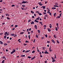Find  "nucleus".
Listing matches in <instances>:
<instances>
[{
  "mask_svg": "<svg viewBox=\"0 0 63 63\" xmlns=\"http://www.w3.org/2000/svg\"><path fill=\"white\" fill-rule=\"evenodd\" d=\"M22 3L23 4H25V3H28V2H27V1H23L22 2Z\"/></svg>",
  "mask_w": 63,
  "mask_h": 63,
  "instance_id": "nucleus-1",
  "label": "nucleus"
},
{
  "mask_svg": "<svg viewBox=\"0 0 63 63\" xmlns=\"http://www.w3.org/2000/svg\"><path fill=\"white\" fill-rule=\"evenodd\" d=\"M15 52H16V50L15 49L12 52H11V54H13V53H14Z\"/></svg>",
  "mask_w": 63,
  "mask_h": 63,
  "instance_id": "nucleus-2",
  "label": "nucleus"
},
{
  "mask_svg": "<svg viewBox=\"0 0 63 63\" xmlns=\"http://www.w3.org/2000/svg\"><path fill=\"white\" fill-rule=\"evenodd\" d=\"M34 28L36 29H37V25H35L34 26Z\"/></svg>",
  "mask_w": 63,
  "mask_h": 63,
  "instance_id": "nucleus-3",
  "label": "nucleus"
},
{
  "mask_svg": "<svg viewBox=\"0 0 63 63\" xmlns=\"http://www.w3.org/2000/svg\"><path fill=\"white\" fill-rule=\"evenodd\" d=\"M47 29L49 32H50V31H51V30H50V29H49V28H48Z\"/></svg>",
  "mask_w": 63,
  "mask_h": 63,
  "instance_id": "nucleus-4",
  "label": "nucleus"
},
{
  "mask_svg": "<svg viewBox=\"0 0 63 63\" xmlns=\"http://www.w3.org/2000/svg\"><path fill=\"white\" fill-rule=\"evenodd\" d=\"M51 41L52 42V43H54V44H55V41H54V40H51Z\"/></svg>",
  "mask_w": 63,
  "mask_h": 63,
  "instance_id": "nucleus-5",
  "label": "nucleus"
},
{
  "mask_svg": "<svg viewBox=\"0 0 63 63\" xmlns=\"http://www.w3.org/2000/svg\"><path fill=\"white\" fill-rule=\"evenodd\" d=\"M42 7H43V9H45L46 8V6H43L41 7V8H42Z\"/></svg>",
  "mask_w": 63,
  "mask_h": 63,
  "instance_id": "nucleus-6",
  "label": "nucleus"
},
{
  "mask_svg": "<svg viewBox=\"0 0 63 63\" xmlns=\"http://www.w3.org/2000/svg\"><path fill=\"white\" fill-rule=\"evenodd\" d=\"M36 57H35V56H34V57H33V58H32L31 59V60H33V59H35V58Z\"/></svg>",
  "mask_w": 63,
  "mask_h": 63,
  "instance_id": "nucleus-7",
  "label": "nucleus"
},
{
  "mask_svg": "<svg viewBox=\"0 0 63 63\" xmlns=\"http://www.w3.org/2000/svg\"><path fill=\"white\" fill-rule=\"evenodd\" d=\"M25 56L24 55H21V57H25Z\"/></svg>",
  "mask_w": 63,
  "mask_h": 63,
  "instance_id": "nucleus-8",
  "label": "nucleus"
},
{
  "mask_svg": "<svg viewBox=\"0 0 63 63\" xmlns=\"http://www.w3.org/2000/svg\"><path fill=\"white\" fill-rule=\"evenodd\" d=\"M44 53L45 54H48V52H44Z\"/></svg>",
  "mask_w": 63,
  "mask_h": 63,
  "instance_id": "nucleus-9",
  "label": "nucleus"
},
{
  "mask_svg": "<svg viewBox=\"0 0 63 63\" xmlns=\"http://www.w3.org/2000/svg\"><path fill=\"white\" fill-rule=\"evenodd\" d=\"M39 23H40V24H41V25H42V26H43V24L42 23V22H39Z\"/></svg>",
  "mask_w": 63,
  "mask_h": 63,
  "instance_id": "nucleus-10",
  "label": "nucleus"
},
{
  "mask_svg": "<svg viewBox=\"0 0 63 63\" xmlns=\"http://www.w3.org/2000/svg\"><path fill=\"white\" fill-rule=\"evenodd\" d=\"M41 3V2H40L38 3V4H39V5L40 6H42V5H43V4L41 3Z\"/></svg>",
  "mask_w": 63,
  "mask_h": 63,
  "instance_id": "nucleus-11",
  "label": "nucleus"
},
{
  "mask_svg": "<svg viewBox=\"0 0 63 63\" xmlns=\"http://www.w3.org/2000/svg\"><path fill=\"white\" fill-rule=\"evenodd\" d=\"M52 27V26H51V24H49V27L50 28H51V27Z\"/></svg>",
  "mask_w": 63,
  "mask_h": 63,
  "instance_id": "nucleus-12",
  "label": "nucleus"
},
{
  "mask_svg": "<svg viewBox=\"0 0 63 63\" xmlns=\"http://www.w3.org/2000/svg\"><path fill=\"white\" fill-rule=\"evenodd\" d=\"M52 9H53V10H54V9H56V8L55 7H53L51 8Z\"/></svg>",
  "mask_w": 63,
  "mask_h": 63,
  "instance_id": "nucleus-13",
  "label": "nucleus"
},
{
  "mask_svg": "<svg viewBox=\"0 0 63 63\" xmlns=\"http://www.w3.org/2000/svg\"><path fill=\"white\" fill-rule=\"evenodd\" d=\"M35 22H39V21L36 20V19L35 20Z\"/></svg>",
  "mask_w": 63,
  "mask_h": 63,
  "instance_id": "nucleus-14",
  "label": "nucleus"
},
{
  "mask_svg": "<svg viewBox=\"0 0 63 63\" xmlns=\"http://www.w3.org/2000/svg\"><path fill=\"white\" fill-rule=\"evenodd\" d=\"M56 13H55V14H54L53 16H54V17H55V16H56Z\"/></svg>",
  "mask_w": 63,
  "mask_h": 63,
  "instance_id": "nucleus-15",
  "label": "nucleus"
},
{
  "mask_svg": "<svg viewBox=\"0 0 63 63\" xmlns=\"http://www.w3.org/2000/svg\"><path fill=\"white\" fill-rule=\"evenodd\" d=\"M56 35H54L53 37L55 38H56L57 37L56 36Z\"/></svg>",
  "mask_w": 63,
  "mask_h": 63,
  "instance_id": "nucleus-16",
  "label": "nucleus"
},
{
  "mask_svg": "<svg viewBox=\"0 0 63 63\" xmlns=\"http://www.w3.org/2000/svg\"><path fill=\"white\" fill-rule=\"evenodd\" d=\"M31 24H34V22H33V21H32L31 22Z\"/></svg>",
  "mask_w": 63,
  "mask_h": 63,
  "instance_id": "nucleus-17",
  "label": "nucleus"
},
{
  "mask_svg": "<svg viewBox=\"0 0 63 63\" xmlns=\"http://www.w3.org/2000/svg\"><path fill=\"white\" fill-rule=\"evenodd\" d=\"M54 7H59L58 6H57V5H54Z\"/></svg>",
  "mask_w": 63,
  "mask_h": 63,
  "instance_id": "nucleus-18",
  "label": "nucleus"
},
{
  "mask_svg": "<svg viewBox=\"0 0 63 63\" xmlns=\"http://www.w3.org/2000/svg\"><path fill=\"white\" fill-rule=\"evenodd\" d=\"M6 16H9V15L8 14H5Z\"/></svg>",
  "mask_w": 63,
  "mask_h": 63,
  "instance_id": "nucleus-19",
  "label": "nucleus"
},
{
  "mask_svg": "<svg viewBox=\"0 0 63 63\" xmlns=\"http://www.w3.org/2000/svg\"><path fill=\"white\" fill-rule=\"evenodd\" d=\"M30 51V50H28L26 51H25V52L26 53V52H29V51Z\"/></svg>",
  "mask_w": 63,
  "mask_h": 63,
  "instance_id": "nucleus-20",
  "label": "nucleus"
},
{
  "mask_svg": "<svg viewBox=\"0 0 63 63\" xmlns=\"http://www.w3.org/2000/svg\"><path fill=\"white\" fill-rule=\"evenodd\" d=\"M7 34V32H5V33L4 34V35H5Z\"/></svg>",
  "mask_w": 63,
  "mask_h": 63,
  "instance_id": "nucleus-21",
  "label": "nucleus"
},
{
  "mask_svg": "<svg viewBox=\"0 0 63 63\" xmlns=\"http://www.w3.org/2000/svg\"><path fill=\"white\" fill-rule=\"evenodd\" d=\"M55 30L56 31H57L58 30V29H57V28L56 27H55Z\"/></svg>",
  "mask_w": 63,
  "mask_h": 63,
  "instance_id": "nucleus-22",
  "label": "nucleus"
},
{
  "mask_svg": "<svg viewBox=\"0 0 63 63\" xmlns=\"http://www.w3.org/2000/svg\"><path fill=\"white\" fill-rule=\"evenodd\" d=\"M0 43H1V45H2V44H3V42H2V41H0Z\"/></svg>",
  "mask_w": 63,
  "mask_h": 63,
  "instance_id": "nucleus-23",
  "label": "nucleus"
},
{
  "mask_svg": "<svg viewBox=\"0 0 63 63\" xmlns=\"http://www.w3.org/2000/svg\"><path fill=\"white\" fill-rule=\"evenodd\" d=\"M57 42L58 44H59V42L58 41V40H57Z\"/></svg>",
  "mask_w": 63,
  "mask_h": 63,
  "instance_id": "nucleus-24",
  "label": "nucleus"
},
{
  "mask_svg": "<svg viewBox=\"0 0 63 63\" xmlns=\"http://www.w3.org/2000/svg\"><path fill=\"white\" fill-rule=\"evenodd\" d=\"M37 31L39 33H40V30H38Z\"/></svg>",
  "mask_w": 63,
  "mask_h": 63,
  "instance_id": "nucleus-25",
  "label": "nucleus"
},
{
  "mask_svg": "<svg viewBox=\"0 0 63 63\" xmlns=\"http://www.w3.org/2000/svg\"><path fill=\"white\" fill-rule=\"evenodd\" d=\"M5 61V60H3L2 62V63H4V62Z\"/></svg>",
  "mask_w": 63,
  "mask_h": 63,
  "instance_id": "nucleus-26",
  "label": "nucleus"
},
{
  "mask_svg": "<svg viewBox=\"0 0 63 63\" xmlns=\"http://www.w3.org/2000/svg\"><path fill=\"white\" fill-rule=\"evenodd\" d=\"M31 12L32 13V14H34V12L32 11H31Z\"/></svg>",
  "mask_w": 63,
  "mask_h": 63,
  "instance_id": "nucleus-27",
  "label": "nucleus"
},
{
  "mask_svg": "<svg viewBox=\"0 0 63 63\" xmlns=\"http://www.w3.org/2000/svg\"><path fill=\"white\" fill-rule=\"evenodd\" d=\"M47 16V15H45V16H44V17H47V16Z\"/></svg>",
  "mask_w": 63,
  "mask_h": 63,
  "instance_id": "nucleus-28",
  "label": "nucleus"
},
{
  "mask_svg": "<svg viewBox=\"0 0 63 63\" xmlns=\"http://www.w3.org/2000/svg\"><path fill=\"white\" fill-rule=\"evenodd\" d=\"M14 35H15V34H11V36H14Z\"/></svg>",
  "mask_w": 63,
  "mask_h": 63,
  "instance_id": "nucleus-29",
  "label": "nucleus"
},
{
  "mask_svg": "<svg viewBox=\"0 0 63 63\" xmlns=\"http://www.w3.org/2000/svg\"><path fill=\"white\" fill-rule=\"evenodd\" d=\"M22 7H25V5H22Z\"/></svg>",
  "mask_w": 63,
  "mask_h": 63,
  "instance_id": "nucleus-30",
  "label": "nucleus"
},
{
  "mask_svg": "<svg viewBox=\"0 0 63 63\" xmlns=\"http://www.w3.org/2000/svg\"><path fill=\"white\" fill-rule=\"evenodd\" d=\"M45 35L46 38H47V34H46V35Z\"/></svg>",
  "mask_w": 63,
  "mask_h": 63,
  "instance_id": "nucleus-31",
  "label": "nucleus"
},
{
  "mask_svg": "<svg viewBox=\"0 0 63 63\" xmlns=\"http://www.w3.org/2000/svg\"><path fill=\"white\" fill-rule=\"evenodd\" d=\"M3 45L4 46H6V45H7V44H6V43H4Z\"/></svg>",
  "mask_w": 63,
  "mask_h": 63,
  "instance_id": "nucleus-32",
  "label": "nucleus"
},
{
  "mask_svg": "<svg viewBox=\"0 0 63 63\" xmlns=\"http://www.w3.org/2000/svg\"><path fill=\"white\" fill-rule=\"evenodd\" d=\"M17 27V25H15V28H16V27Z\"/></svg>",
  "mask_w": 63,
  "mask_h": 63,
  "instance_id": "nucleus-33",
  "label": "nucleus"
},
{
  "mask_svg": "<svg viewBox=\"0 0 63 63\" xmlns=\"http://www.w3.org/2000/svg\"><path fill=\"white\" fill-rule=\"evenodd\" d=\"M36 13H38V14L40 13H39V12L38 11H36Z\"/></svg>",
  "mask_w": 63,
  "mask_h": 63,
  "instance_id": "nucleus-34",
  "label": "nucleus"
},
{
  "mask_svg": "<svg viewBox=\"0 0 63 63\" xmlns=\"http://www.w3.org/2000/svg\"><path fill=\"white\" fill-rule=\"evenodd\" d=\"M49 50L50 52H51V49H49Z\"/></svg>",
  "mask_w": 63,
  "mask_h": 63,
  "instance_id": "nucleus-35",
  "label": "nucleus"
},
{
  "mask_svg": "<svg viewBox=\"0 0 63 63\" xmlns=\"http://www.w3.org/2000/svg\"><path fill=\"white\" fill-rule=\"evenodd\" d=\"M16 34L14 35V37H16Z\"/></svg>",
  "mask_w": 63,
  "mask_h": 63,
  "instance_id": "nucleus-36",
  "label": "nucleus"
},
{
  "mask_svg": "<svg viewBox=\"0 0 63 63\" xmlns=\"http://www.w3.org/2000/svg\"><path fill=\"white\" fill-rule=\"evenodd\" d=\"M28 58L30 59V58H31V57H30V56H28Z\"/></svg>",
  "mask_w": 63,
  "mask_h": 63,
  "instance_id": "nucleus-37",
  "label": "nucleus"
},
{
  "mask_svg": "<svg viewBox=\"0 0 63 63\" xmlns=\"http://www.w3.org/2000/svg\"><path fill=\"white\" fill-rule=\"evenodd\" d=\"M49 14L50 16H51V13L50 12H49Z\"/></svg>",
  "mask_w": 63,
  "mask_h": 63,
  "instance_id": "nucleus-38",
  "label": "nucleus"
},
{
  "mask_svg": "<svg viewBox=\"0 0 63 63\" xmlns=\"http://www.w3.org/2000/svg\"><path fill=\"white\" fill-rule=\"evenodd\" d=\"M35 52V51H33L32 52V53H34V52Z\"/></svg>",
  "mask_w": 63,
  "mask_h": 63,
  "instance_id": "nucleus-39",
  "label": "nucleus"
},
{
  "mask_svg": "<svg viewBox=\"0 0 63 63\" xmlns=\"http://www.w3.org/2000/svg\"><path fill=\"white\" fill-rule=\"evenodd\" d=\"M25 43H29V42L28 41H25Z\"/></svg>",
  "mask_w": 63,
  "mask_h": 63,
  "instance_id": "nucleus-40",
  "label": "nucleus"
},
{
  "mask_svg": "<svg viewBox=\"0 0 63 63\" xmlns=\"http://www.w3.org/2000/svg\"><path fill=\"white\" fill-rule=\"evenodd\" d=\"M36 36L37 38H38V35L36 34Z\"/></svg>",
  "mask_w": 63,
  "mask_h": 63,
  "instance_id": "nucleus-41",
  "label": "nucleus"
},
{
  "mask_svg": "<svg viewBox=\"0 0 63 63\" xmlns=\"http://www.w3.org/2000/svg\"><path fill=\"white\" fill-rule=\"evenodd\" d=\"M31 19L29 20L28 21V22H30V21H31Z\"/></svg>",
  "mask_w": 63,
  "mask_h": 63,
  "instance_id": "nucleus-42",
  "label": "nucleus"
},
{
  "mask_svg": "<svg viewBox=\"0 0 63 63\" xmlns=\"http://www.w3.org/2000/svg\"><path fill=\"white\" fill-rule=\"evenodd\" d=\"M6 37H7L6 36H4V39H6Z\"/></svg>",
  "mask_w": 63,
  "mask_h": 63,
  "instance_id": "nucleus-43",
  "label": "nucleus"
},
{
  "mask_svg": "<svg viewBox=\"0 0 63 63\" xmlns=\"http://www.w3.org/2000/svg\"><path fill=\"white\" fill-rule=\"evenodd\" d=\"M40 57H41V58L43 57V56L42 55H41L40 54Z\"/></svg>",
  "mask_w": 63,
  "mask_h": 63,
  "instance_id": "nucleus-44",
  "label": "nucleus"
},
{
  "mask_svg": "<svg viewBox=\"0 0 63 63\" xmlns=\"http://www.w3.org/2000/svg\"><path fill=\"white\" fill-rule=\"evenodd\" d=\"M7 18L8 19H10V18L9 17H7Z\"/></svg>",
  "mask_w": 63,
  "mask_h": 63,
  "instance_id": "nucleus-45",
  "label": "nucleus"
},
{
  "mask_svg": "<svg viewBox=\"0 0 63 63\" xmlns=\"http://www.w3.org/2000/svg\"><path fill=\"white\" fill-rule=\"evenodd\" d=\"M15 6V5H12V7H14Z\"/></svg>",
  "mask_w": 63,
  "mask_h": 63,
  "instance_id": "nucleus-46",
  "label": "nucleus"
},
{
  "mask_svg": "<svg viewBox=\"0 0 63 63\" xmlns=\"http://www.w3.org/2000/svg\"><path fill=\"white\" fill-rule=\"evenodd\" d=\"M57 17L58 18H60V17L59 16H58Z\"/></svg>",
  "mask_w": 63,
  "mask_h": 63,
  "instance_id": "nucleus-47",
  "label": "nucleus"
},
{
  "mask_svg": "<svg viewBox=\"0 0 63 63\" xmlns=\"http://www.w3.org/2000/svg\"><path fill=\"white\" fill-rule=\"evenodd\" d=\"M44 39V37H42L41 39Z\"/></svg>",
  "mask_w": 63,
  "mask_h": 63,
  "instance_id": "nucleus-48",
  "label": "nucleus"
},
{
  "mask_svg": "<svg viewBox=\"0 0 63 63\" xmlns=\"http://www.w3.org/2000/svg\"><path fill=\"white\" fill-rule=\"evenodd\" d=\"M39 15L40 16H41V15H42V14H41V13H39Z\"/></svg>",
  "mask_w": 63,
  "mask_h": 63,
  "instance_id": "nucleus-49",
  "label": "nucleus"
},
{
  "mask_svg": "<svg viewBox=\"0 0 63 63\" xmlns=\"http://www.w3.org/2000/svg\"><path fill=\"white\" fill-rule=\"evenodd\" d=\"M28 37L29 38V39H30V35H28Z\"/></svg>",
  "mask_w": 63,
  "mask_h": 63,
  "instance_id": "nucleus-50",
  "label": "nucleus"
},
{
  "mask_svg": "<svg viewBox=\"0 0 63 63\" xmlns=\"http://www.w3.org/2000/svg\"><path fill=\"white\" fill-rule=\"evenodd\" d=\"M28 31H29V29H27V32H28Z\"/></svg>",
  "mask_w": 63,
  "mask_h": 63,
  "instance_id": "nucleus-51",
  "label": "nucleus"
},
{
  "mask_svg": "<svg viewBox=\"0 0 63 63\" xmlns=\"http://www.w3.org/2000/svg\"><path fill=\"white\" fill-rule=\"evenodd\" d=\"M56 55V54H55V59H56V55Z\"/></svg>",
  "mask_w": 63,
  "mask_h": 63,
  "instance_id": "nucleus-52",
  "label": "nucleus"
},
{
  "mask_svg": "<svg viewBox=\"0 0 63 63\" xmlns=\"http://www.w3.org/2000/svg\"><path fill=\"white\" fill-rule=\"evenodd\" d=\"M32 18H34V16H32Z\"/></svg>",
  "mask_w": 63,
  "mask_h": 63,
  "instance_id": "nucleus-53",
  "label": "nucleus"
},
{
  "mask_svg": "<svg viewBox=\"0 0 63 63\" xmlns=\"http://www.w3.org/2000/svg\"><path fill=\"white\" fill-rule=\"evenodd\" d=\"M43 14H44V15H45L46 14H47V13H45V12H44L43 13Z\"/></svg>",
  "mask_w": 63,
  "mask_h": 63,
  "instance_id": "nucleus-54",
  "label": "nucleus"
},
{
  "mask_svg": "<svg viewBox=\"0 0 63 63\" xmlns=\"http://www.w3.org/2000/svg\"><path fill=\"white\" fill-rule=\"evenodd\" d=\"M35 39H34L33 40V43H35Z\"/></svg>",
  "mask_w": 63,
  "mask_h": 63,
  "instance_id": "nucleus-55",
  "label": "nucleus"
},
{
  "mask_svg": "<svg viewBox=\"0 0 63 63\" xmlns=\"http://www.w3.org/2000/svg\"><path fill=\"white\" fill-rule=\"evenodd\" d=\"M56 25L57 26H58V23H57Z\"/></svg>",
  "mask_w": 63,
  "mask_h": 63,
  "instance_id": "nucleus-56",
  "label": "nucleus"
},
{
  "mask_svg": "<svg viewBox=\"0 0 63 63\" xmlns=\"http://www.w3.org/2000/svg\"><path fill=\"white\" fill-rule=\"evenodd\" d=\"M3 59H4V58H5V57L4 56V57H3L2 58Z\"/></svg>",
  "mask_w": 63,
  "mask_h": 63,
  "instance_id": "nucleus-57",
  "label": "nucleus"
},
{
  "mask_svg": "<svg viewBox=\"0 0 63 63\" xmlns=\"http://www.w3.org/2000/svg\"><path fill=\"white\" fill-rule=\"evenodd\" d=\"M52 62H54V60H53V61H52Z\"/></svg>",
  "mask_w": 63,
  "mask_h": 63,
  "instance_id": "nucleus-58",
  "label": "nucleus"
},
{
  "mask_svg": "<svg viewBox=\"0 0 63 63\" xmlns=\"http://www.w3.org/2000/svg\"><path fill=\"white\" fill-rule=\"evenodd\" d=\"M43 50H45V48L44 47H43Z\"/></svg>",
  "mask_w": 63,
  "mask_h": 63,
  "instance_id": "nucleus-59",
  "label": "nucleus"
},
{
  "mask_svg": "<svg viewBox=\"0 0 63 63\" xmlns=\"http://www.w3.org/2000/svg\"><path fill=\"white\" fill-rule=\"evenodd\" d=\"M34 48H35V47H34V46H33V47H32V49H34Z\"/></svg>",
  "mask_w": 63,
  "mask_h": 63,
  "instance_id": "nucleus-60",
  "label": "nucleus"
},
{
  "mask_svg": "<svg viewBox=\"0 0 63 63\" xmlns=\"http://www.w3.org/2000/svg\"><path fill=\"white\" fill-rule=\"evenodd\" d=\"M55 4V5H58L57 4V3H56Z\"/></svg>",
  "mask_w": 63,
  "mask_h": 63,
  "instance_id": "nucleus-61",
  "label": "nucleus"
},
{
  "mask_svg": "<svg viewBox=\"0 0 63 63\" xmlns=\"http://www.w3.org/2000/svg\"><path fill=\"white\" fill-rule=\"evenodd\" d=\"M34 16H36V14H34Z\"/></svg>",
  "mask_w": 63,
  "mask_h": 63,
  "instance_id": "nucleus-62",
  "label": "nucleus"
},
{
  "mask_svg": "<svg viewBox=\"0 0 63 63\" xmlns=\"http://www.w3.org/2000/svg\"><path fill=\"white\" fill-rule=\"evenodd\" d=\"M37 51H38V52H40V51L39 50H38V49H37Z\"/></svg>",
  "mask_w": 63,
  "mask_h": 63,
  "instance_id": "nucleus-63",
  "label": "nucleus"
},
{
  "mask_svg": "<svg viewBox=\"0 0 63 63\" xmlns=\"http://www.w3.org/2000/svg\"><path fill=\"white\" fill-rule=\"evenodd\" d=\"M15 30V28H14L13 29H12L13 30Z\"/></svg>",
  "mask_w": 63,
  "mask_h": 63,
  "instance_id": "nucleus-64",
  "label": "nucleus"
}]
</instances>
